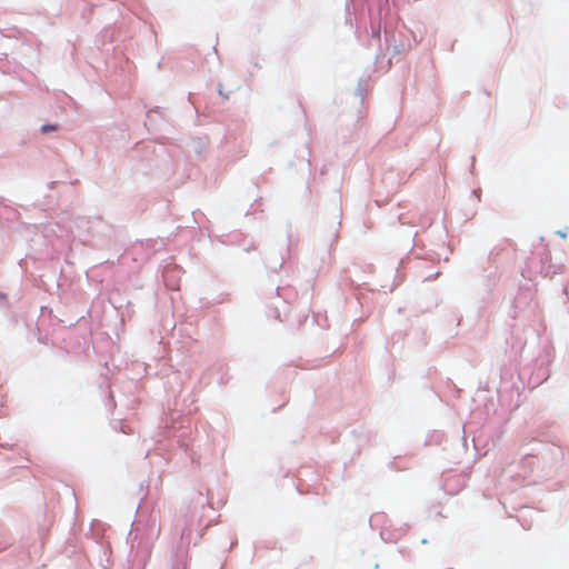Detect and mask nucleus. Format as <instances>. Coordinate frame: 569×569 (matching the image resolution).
I'll list each match as a JSON object with an SVG mask.
<instances>
[{
    "instance_id": "f257e3e1",
    "label": "nucleus",
    "mask_w": 569,
    "mask_h": 569,
    "mask_svg": "<svg viewBox=\"0 0 569 569\" xmlns=\"http://www.w3.org/2000/svg\"><path fill=\"white\" fill-rule=\"evenodd\" d=\"M56 129H57L56 126H43L41 130H42V132L47 133V132L53 131Z\"/></svg>"
}]
</instances>
